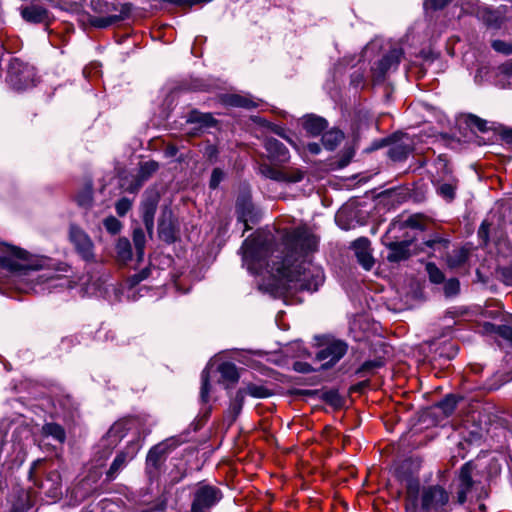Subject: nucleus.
Returning a JSON list of instances; mask_svg holds the SVG:
<instances>
[{
  "label": "nucleus",
  "mask_w": 512,
  "mask_h": 512,
  "mask_svg": "<svg viewBox=\"0 0 512 512\" xmlns=\"http://www.w3.org/2000/svg\"><path fill=\"white\" fill-rule=\"evenodd\" d=\"M117 257L121 262H127L132 257L131 244L128 239L120 238L116 244Z\"/></svg>",
  "instance_id": "nucleus-25"
},
{
  "label": "nucleus",
  "mask_w": 512,
  "mask_h": 512,
  "mask_svg": "<svg viewBox=\"0 0 512 512\" xmlns=\"http://www.w3.org/2000/svg\"><path fill=\"white\" fill-rule=\"evenodd\" d=\"M411 151V146L407 143L400 142L393 144L389 150L388 155L393 161L404 160Z\"/></svg>",
  "instance_id": "nucleus-22"
},
{
  "label": "nucleus",
  "mask_w": 512,
  "mask_h": 512,
  "mask_svg": "<svg viewBox=\"0 0 512 512\" xmlns=\"http://www.w3.org/2000/svg\"><path fill=\"white\" fill-rule=\"evenodd\" d=\"M104 227L112 234H116L121 229V223L115 217H108L104 220Z\"/></svg>",
  "instance_id": "nucleus-43"
},
{
  "label": "nucleus",
  "mask_w": 512,
  "mask_h": 512,
  "mask_svg": "<svg viewBox=\"0 0 512 512\" xmlns=\"http://www.w3.org/2000/svg\"><path fill=\"white\" fill-rule=\"evenodd\" d=\"M471 124L477 127L479 131L484 132L486 130V122L476 116L471 118Z\"/></svg>",
  "instance_id": "nucleus-48"
},
{
  "label": "nucleus",
  "mask_w": 512,
  "mask_h": 512,
  "mask_svg": "<svg viewBox=\"0 0 512 512\" xmlns=\"http://www.w3.org/2000/svg\"><path fill=\"white\" fill-rule=\"evenodd\" d=\"M236 212L238 220L245 225V230L251 229L249 223H256L258 213L255 211L249 196L244 195L237 199Z\"/></svg>",
  "instance_id": "nucleus-12"
},
{
  "label": "nucleus",
  "mask_w": 512,
  "mask_h": 512,
  "mask_svg": "<svg viewBox=\"0 0 512 512\" xmlns=\"http://www.w3.org/2000/svg\"><path fill=\"white\" fill-rule=\"evenodd\" d=\"M502 278L505 284L512 285V269L505 268L502 270Z\"/></svg>",
  "instance_id": "nucleus-50"
},
{
  "label": "nucleus",
  "mask_w": 512,
  "mask_h": 512,
  "mask_svg": "<svg viewBox=\"0 0 512 512\" xmlns=\"http://www.w3.org/2000/svg\"><path fill=\"white\" fill-rule=\"evenodd\" d=\"M259 169L264 177L284 183H298L303 180L305 175L304 171L294 167L277 168L262 164Z\"/></svg>",
  "instance_id": "nucleus-4"
},
{
  "label": "nucleus",
  "mask_w": 512,
  "mask_h": 512,
  "mask_svg": "<svg viewBox=\"0 0 512 512\" xmlns=\"http://www.w3.org/2000/svg\"><path fill=\"white\" fill-rule=\"evenodd\" d=\"M167 454V451L160 444L152 447L147 455V462L156 466L160 459Z\"/></svg>",
  "instance_id": "nucleus-30"
},
{
  "label": "nucleus",
  "mask_w": 512,
  "mask_h": 512,
  "mask_svg": "<svg viewBox=\"0 0 512 512\" xmlns=\"http://www.w3.org/2000/svg\"><path fill=\"white\" fill-rule=\"evenodd\" d=\"M303 127L307 133L313 136H317L321 134L327 127V122L322 117L312 115L304 119Z\"/></svg>",
  "instance_id": "nucleus-17"
},
{
  "label": "nucleus",
  "mask_w": 512,
  "mask_h": 512,
  "mask_svg": "<svg viewBox=\"0 0 512 512\" xmlns=\"http://www.w3.org/2000/svg\"><path fill=\"white\" fill-rule=\"evenodd\" d=\"M476 17L484 24L492 28H499L502 23V17L500 13L486 5H483Z\"/></svg>",
  "instance_id": "nucleus-16"
},
{
  "label": "nucleus",
  "mask_w": 512,
  "mask_h": 512,
  "mask_svg": "<svg viewBox=\"0 0 512 512\" xmlns=\"http://www.w3.org/2000/svg\"><path fill=\"white\" fill-rule=\"evenodd\" d=\"M457 5L461 7L464 13L473 15L475 17L483 7V5H481L477 0H458Z\"/></svg>",
  "instance_id": "nucleus-28"
},
{
  "label": "nucleus",
  "mask_w": 512,
  "mask_h": 512,
  "mask_svg": "<svg viewBox=\"0 0 512 512\" xmlns=\"http://www.w3.org/2000/svg\"><path fill=\"white\" fill-rule=\"evenodd\" d=\"M472 470L473 466L471 463H466L461 467L459 475L460 486H465V489H471L473 486Z\"/></svg>",
  "instance_id": "nucleus-27"
},
{
  "label": "nucleus",
  "mask_w": 512,
  "mask_h": 512,
  "mask_svg": "<svg viewBox=\"0 0 512 512\" xmlns=\"http://www.w3.org/2000/svg\"><path fill=\"white\" fill-rule=\"evenodd\" d=\"M78 202L82 206L89 205L91 202V192H87L83 197H79Z\"/></svg>",
  "instance_id": "nucleus-52"
},
{
  "label": "nucleus",
  "mask_w": 512,
  "mask_h": 512,
  "mask_svg": "<svg viewBox=\"0 0 512 512\" xmlns=\"http://www.w3.org/2000/svg\"><path fill=\"white\" fill-rule=\"evenodd\" d=\"M43 434L52 437L59 443H63L66 439V433L63 427L56 423H46L42 428Z\"/></svg>",
  "instance_id": "nucleus-23"
},
{
  "label": "nucleus",
  "mask_w": 512,
  "mask_h": 512,
  "mask_svg": "<svg viewBox=\"0 0 512 512\" xmlns=\"http://www.w3.org/2000/svg\"><path fill=\"white\" fill-rule=\"evenodd\" d=\"M60 494V491H59V488L58 487H55L53 489V496H58Z\"/></svg>",
  "instance_id": "nucleus-56"
},
{
  "label": "nucleus",
  "mask_w": 512,
  "mask_h": 512,
  "mask_svg": "<svg viewBox=\"0 0 512 512\" xmlns=\"http://www.w3.org/2000/svg\"><path fill=\"white\" fill-rule=\"evenodd\" d=\"M323 399L334 407L342 405V398L339 393L335 390L326 391L323 393Z\"/></svg>",
  "instance_id": "nucleus-39"
},
{
  "label": "nucleus",
  "mask_w": 512,
  "mask_h": 512,
  "mask_svg": "<svg viewBox=\"0 0 512 512\" xmlns=\"http://www.w3.org/2000/svg\"><path fill=\"white\" fill-rule=\"evenodd\" d=\"M22 17L26 21L40 23L46 19L47 12L42 7L31 6L22 10Z\"/></svg>",
  "instance_id": "nucleus-19"
},
{
  "label": "nucleus",
  "mask_w": 512,
  "mask_h": 512,
  "mask_svg": "<svg viewBox=\"0 0 512 512\" xmlns=\"http://www.w3.org/2000/svg\"><path fill=\"white\" fill-rule=\"evenodd\" d=\"M188 123H197L201 127H212L216 121L210 113H202L197 110L191 111L187 116Z\"/></svg>",
  "instance_id": "nucleus-18"
},
{
  "label": "nucleus",
  "mask_w": 512,
  "mask_h": 512,
  "mask_svg": "<svg viewBox=\"0 0 512 512\" xmlns=\"http://www.w3.org/2000/svg\"><path fill=\"white\" fill-rule=\"evenodd\" d=\"M344 139L340 130H330L322 136V144L327 150H334Z\"/></svg>",
  "instance_id": "nucleus-20"
},
{
  "label": "nucleus",
  "mask_w": 512,
  "mask_h": 512,
  "mask_svg": "<svg viewBox=\"0 0 512 512\" xmlns=\"http://www.w3.org/2000/svg\"><path fill=\"white\" fill-rule=\"evenodd\" d=\"M410 241H401V242H390L387 244L389 249V253L387 255V260L389 262H400L402 260H406L410 256Z\"/></svg>",
  "instance_id": "nucleus-15"
},
{
  "label": "nucleus",
  "mask_w": 512,
  "mask_h": 512,
  "mask_svg": "<svg viewBox=\"0 0 512 512\" xmlns=\"http://www.w3.org/2000/svg\"><path fill=\"white\" fill-rule=\"evenodd\" d=\"M280 239L281 248H273L274 236L270 232H256L247 238L241 247L243 266L253 275L285 279L292 289L316 291L324 282L323 270L311 262H294L316 251L319 237L304 225L285 230Z\"/></svg>",
  "instance_id": "nucleus-1"
},
{
  "label": "nucleus",
  "mask_w": 512,
  "mask_h": 512,
  "mask_svg": "<svg viewBox=\"0 0 512 512\" xmlns=\"http://www.w3.org/2000/svg\"><path fill=\"white\" fill-rule=\"evenodd\" d=\"M449 491L440 484L421 486L418 479L406 483L404 505L406 512H448Z\"/></svg>",
  "instance_id": "nucleus-2"
},
{
  "label": "nucleus",
  "mask_w": 512,
  "mask_h": 512,
  "mask_svg": "<svg viewBox=\"0 0 512 512\" xmlns=\"http://www.w3.org/2000/svg\"><path fill=\"white\" fill-rule=\"evenodd\" d=\"M265 149L268 157L272 161L279 163L287 162L290 158L289 151L286 146L274 138H269L265 141Z\"/></svg>",
  "instance_id": "nucleus-14"
},
{
  "label": "nucleus",
  "mask_w": 512,
  "mask_h": 512,
  "mask_svg": "<svg viewBox=\"0 0 512 512\" xmlns=\"http://www.w3.org/2000/svg\"><path fill=\"white\" fill-rule=\"evenodd\" d=\"M159 237L167 242L172 243L177 238V230L173 220V213L169 208L162 210L159 223H158Z\"/></svg>",
  "instance_id": "nucleus-11"
},
{
  "label": "nucleus",
  "mask_w": 512,
  "mask_h": 512,
  "mask_svg": "<svg viewBox=\"0 0 512 512\" xmlns=\"http://www.w3.org/2000/svg\"><path fill=\"white\" fill-rule=\"evenodd\" d=\"M223 177H224L223 171L219 168H215L211 174L210 188H212V189L217 188L219 183L222 181Z\"/></svg>",
  "instance_id": "nucleus-45"
},
{
  "label": "nucleus",
  "mask_w": 512,
  "mask_h": 512,
  "mask_svg": "<svg viewBox=\"0 0 512 512\" xmlns=\"http://www.w3.org/2000/svg\"><path fill=\"white\" fill-rule=\"evenodd\" d=\"M70 240L74 245L77 253L85 260L92 261L94 259V245L90 237L80 228L71 226Z\"/></svg>",
  "instance_id": "nucleus-7"
},
{
  "label": "nucleus",
  "mask_w": 512,
  "mask_h": 512,
  "mask_svg": "<svg viewBox=\"0 0 512 512\" xmlns=\"http://www.w3.org/2000/svg\"><path fill=\"white\" fill-rule=\"evenodd\" d=\"M506 138H507V139H510V141H512V132H511V133H509V134H507V135H506Z\"/></svg>",
  "instance_id": "nucleus-57"
},
{
  "label": "nucleus",
  "mask_w": 512,
  "mask_h": 512,
  "mask_svg": "<svg viewBox=\"0 0 512 512\" xmlns=\"http://www.w3.org/2000/svg\"><path fill=\"white\" fill-rule=\"evenodd\" d=\"M138 447L136 444L128 445L124 450L120 451L114 458L109 470L107 471V479L113 480L126 464L131 461L137 454Z\"/></svg>",
  "instance_id": "nucleus-10"
},
{
  "label": "nucleus",
  "mask_w": 512,
  "mask_h": 512,
  "mask_svg": "<svg viewBox=\"0 0 512 512\" xmlns=\"http://www.w3.org/2000/svg\"><path fill=\"white\" fill-rule=\"evenodd\" d=\"M471 489H465V486H459V489L457 491V501L459 504L465 503L467 499V494L470 492Z\"/></svg>",
  "instance_id": "nucleus-47"
},
{
  "label": "nucleus",
  "mask_w": 512,
  "mask_h": 512,
  "mask_svg": "<svg viewBox=\"0 0 512 512\" xmlns=\"http://www.w3.org/2000/svg\"><path fill=\"white\" fill-rule=\"evenodd\" d=\"M228 103L232 106L244 107V108H252V107L256 106V103L254 100L249 99L244 96H240V95H231L229 97Z\"/></svg>",
  "instance_id": "nucleus-32"
},
{
  "label": "nucleus",
  "mask_w": 512,
  "mask_h": 512,
  "mask_svg": "<svg viewBox=\"0 0 512 512\" xmlns=\"http://www.w3.org/2000/svg\"><path fill=\"white\" fill-rule=\"evenodd\" d=\"M348 350V345L342 340H332L321 348L316 354V360L326 369L335 365Z\"/></svg>",
  "instance_id": "nucleus-6"
},
{
  "label": "nucleus",
  "mask_w": 512,
  "mask_h": 512,
  "mask_svg": "<svg viewBox=\"0 0 512 512\" xmlns=\"http://www.w3.org/2000/svg\"><path fill=\"white\" fill-rule=\"evenodd\" d=\"M131 206V201L124 197L116 202L115 209L119 216H124L131 209Z\"/></svg>",
  "instance_id": "nucleus-42"
},
{
  "label": "nucleus",
  "mask_w": 512,
  "mask_h": 512,
  "mask_svg": "<svg viewBox=\"0 0 512 512\" xmlns=\"http://www.w3.org/2000/svg\"><path fill=\"white\" fill-rule=\"evenodd\" d=\"M145 234L141 228H137L133 231V243L136 249L139 260L143 258L145 249Z\"/></svg>",
  "instance_id": "nucleus-26"
},
{
  "label": "nucleus",
  "mask_w": 512,
  "mask_h": 512,
  "mask_svg": "<svg viewBox=\"0 0 512 512\" xmlns=\"http://www.w3.org/2000/svg\"><path fill=\"white\" fill-rule=\"evenodd\" d=\"M0 250L4 253L0 256V267L19 273V276H24L31 282L44 283L53 278L46 273L36 274L34 269L23 264L22 261L26 259L27 255L26 251L6 244L1 245Z\"/></svg>",
  "instance_id": "nucleus-3"
},
{
  "label": "nucleus",
  "mask_w": 512,
  "mask_h": 512,
  "mask_svg": "<svg viewBox=\"0 0 512 512\" xmlns=\"http://www.w3.org/2000/svg\"><path fill=\"white\" fill-rule=\"evenodd\" d=\"M479 235L480 236H487V230H486V223L483 222L480 229H479Z\"/></svg>",
  "instance_id": "nucleus-54"
},
{
  "label": "nucleus",
  "mask_w": 512,
  "mask_h": 512,
  "mask_svg": "<svg viewBox=\"0 0 512 512\" xmlns=\"http://www.w3.org/2000/svg\"><path fill=\"white\" fill-rule=\"evenodd\" d=\"M358 262L365 270H370L374 265L371 255L370 241L367 238H358L352 243Z\"/></svg>",
  "instance_id": "nucleus-13"
},
{
  "label": "nucleus",
  "mask_w": 512,
  "mask_h": 512,
  "mask_svg": "<svg viewBox=\"0 0 512 512\" xmlns=\"http://www.w3.org/2000/svg\"><path fill=\"white\" fill-rule=\"evenodd\" d=\"M469 251L466 248L453 250L447 257V264L451 268L461 267L468 260Z\"/></svg>",
  "instance_id": "nucleus-21"
},
{
  "label": "nucleus",
  "mask_w": 512,
  "mask_h": 512,
  "mask_svg": "<svg viewBox=\"0 0 512 512\" xmlns=\"http://www.w3.org/2000/svg\"><path fill=\"white\" fill-rule=\"evenodd\" d=\"M408 224L411 226V227H415V228H418L419 225L416 221V217H410L409 220H408Z\"/></svg>",
  "instance_id": "nucleus-55"
},
{
  "label": "nucleus",
  "mask_w": 512,
  "mask_h": 512,
  "mask_svg": "<svg viewBox=\"0 0 512 512\" xmlns=\"http://www.w3.org/2000/svg\"><path fill=\"white\" fill-rule=\"evenodd\" d=\"M243 401H244V394L242 391H238L236 393L234 400L230 404V409L235 415H238L239 412L241 411L242 406H243Z\"/></svg>",
  "instance_id": "nucleus-44"
},
{
  "label": "nucleus",
  "mask_w": 512,
  "mask_h": 512,
  "mask_svg": "<svg viewBox=\"0 0 512 512\" xmlns=\"http://www.w3.org/2000/svg\"><path fill=\"white\" fill-rule=\"evenodd\" d=\"M160 195L156 190L146 191L141 204L143 223L149 234H152L154 228V216L158 207Z\"/></svg>",
  "instance_id": "nucleus-8"
},
{
  "label": "nucleus",
  "mask_w": 512,
  "mask_h": 512,
  "mask_svg": "<svg viewBox=\"0 0 512 512\" xmlns=\"http://www.w3.org/2000/svg\"><path fill=\"white\" fill-rule=\"evenodd\" d=\"M455 189V183H442L437 187V192L446 200L451 201L455 197Z\"/></svg>",
  "instance_id": "nucleus-34"
},
{
  "label": "nucleus",
  "mask_w": 512,
  "mask_h": 512,
  "mask_svg": "<svg viewBox=\"0 0 512 512\" xmlns=\"http://www.w3.org/2000/svg\"><path fill=\"white\" fill-rule=\"evenodd\" d=\"M498 333L503 337L512 340V328L506 325L500 326L498 328Z\"/></svg>",
  "instance_id": "nucleus-49"
},
{
  "label": "nucleus",
  "mask_w": 512,
  "mask_h": 512,
  "mask_svg": "<svg viewBox=\"0 0 512 512\" xmlns=\"http://www.w3.org/2000/svg\"><path fill=\"white\" fill-rule=\"evenodd\" d=\"M123 18L120 15H110L106 17H95L92 19L91 23L96 28H107L119 21Z\"/></svg>",
  "instance_id": "nucleus-29"
},
{
  "label": "nucleus",
  "mask_w": 512,
  "mask_h": 512,
  "mask_svg": "<svg viewBox=\"0 0 512 512\" xmlns=\"http://www.w3.org/2000/svg\"><path fill=\"white\" fill-rule=\"evenodd\" d=\"M438 407L442 409L445 415H450L456 407V400L453 396L446 397L438 404Z\"/></svg>",
  "instance_id": "nucleus-40"
},
{
  "label": "nucleus",
  "mask_w": 512,
  "mask_h": 512,
  "mask_svg": "<svg viewBox=\"0 0 512 512\" xmlns=\"http://www.w3.org/2000/svg\"><path fill=\"white\" fill-rule=\"evenodd\" d=\"M210 374L209 369L205 368L201 373V392L200 397L203 402H207L209 399V392H210V384H209Z\"/></svg>",
  "instance_id": "nucleus-33"
},
{
  "label": "nucleus",
  "mask_w": 512,
  "mask_h": 512,
  "mask_svg": "<svg viewBox=\"0 0 512 512\" xmlns=\"http://www.w3.org/2000/svg\"><path fill=\"white\" fill-rule=\"evenodd\" d=\"M460 289V283L458 279L451 278L445 282L444 293L447 297H452L458 294Z\"/></svg>",
  "instance_id": "nucleus-37"
},
{
  "label": "nucleus",
  "mask_w": 512,
  "mask_h": 512,
  "mask_svg": "<svg viewBox=\"0 0 512 512\" xmlns=\"http://www.w3.org/2000/svg\"><path fill=\"white\" fill-rule=\"evenodd\" d=\"M159 168V164L155 161H146L140 166V177L142 180H147Z\"/></svg>",
  "instance_id": "nucleus-35"
},
{
  "label": "nucleus",
  "mask_w": 512,
  "mask_h": 512,
  "mask_svg": "<svg viewBox=\"0 0 512 512\" xmlns=\"http://www.w3.org/2000/svg\"><path fill=\"white\" fill-rule=\"evenodd\" d=\"M308 150L312 154H318L320 152V146L317 143H310V144H308Z\"/></svg>",
  "instance_id": "nucleus-53"
},
{
  "label": "nucleus",
  "mask_w": 512,
  "mask_h": 512,
  "mask_svg": "<svg viewBox=\"0 0 512 512\" xmlns=\"http://www.w3.org/2000/svg\"><path fill=\"white\" fill-rule=\"evenodd\" d=\"M426 271L431 282L435 284H440L444 281V274L434 263H427Z\"/></svg>",
  "instance_id": "nucleus-31"
},
{
  "label": "nucleus",
  "mask_w": 512,
  "mask_h": 512,
  "mask_svg": "<svg viewBox=\"0 0 512 512\" xmlns=\"http://www.w3.org/2000/svg\"><path fill=\"white\" fill-rule=\"evenodd\" d=\"M491 46L498 53L505 55L512 54V42L508 43L503 40H494L492 41Z\"/></svg>",
  "instance_id": "nucleus-38"
},
{
  "label": "nucleus",
  "mask_w": 512,
  "mask_h": 512,
  "mask_svg": "<svg viewBox=\"0 0 512 512\" xmlns=\"http://www.w3.org/2000/svg\"><path fill=\"white\" fill-rule=\"evenodd\" d=\"M185 442H186V439L183 438L182 436H172V437L165 439L164 441H162L159 444L161 446H163V448L167 451V453H169L170 451L174 450L175 448H177L178 446H180L181 444H183Z\"/></svg>",
  "instance_id": "nucleus-36"
},
{
  "label": "nucleus",
  "mask_w": 512,
  "mask_h": 512,
  "mask_svg": "<svg viewBox=\"0 0 512 512\" xmlns=\"http://www.w3.org/2000/svg\"><path fill=\"white\" fill-rule=\"evenodd\" d=\"M403 52L400 48L391 49L381 60L374 64L372 72L376 80H382L385 74L397 68L402 58Z\"/></svg>",
  "instance_id": "nucleus-9"
},
{
  "label": "nucleus",
  "mask_w": 512,
  "mask_h": 512,
  "mask_svg": "<svg viewBox=\"0 0 512 512\" xmlns=\"http://www.w3.org/2000/svg\"><path fill=\"white\" fill-rule=\"evenodd\" d=\"M218 371L224 380L231 383H236L239 379L237 367L233 363L224 362L220 364Z\"/></svg>",
  "instance_id": "nucleus-24"
},
{
  "label": "nucleus",
  "mask_w": 512,
  "mask_h": 512,
  "mask_svg": "<svg viewBox=\"0 0 512 512\" xmlns=\"http://www.w3.org/2000/svg\"><path fill=\"white\" fill-rule=\"evenodd\" d=\"M265 389L263 387L250 386L248 387V393L253 397H265L267 394L265 393Z\"/></svg>",
  "instance_id": "nucleus-46"
},
{
  "label": "nucleus",
  "mask_w": 512,
  "mask_h": 512,
  "mask_svg": "<svg viewBox=\"0 0 512 512\" xmlns=\"http://www.w3.org/2000/svg\"><path fill=\"white\" fill-rule=\"evenodd\" d=\"M453 0H425L424 8L426 10H440L451 3Z\"/></svg>",
  "instance_id": "nucleus-41"
},
{
  "label": "nucleus",
  "mask_w": 512,
  "mask_h": 512,
  "mask_svg": "<svg viewBox=\"0 0 512 512\" xmlns=\"http://www.w3.org/2000/svg\"><path fill=\"white\" fill-rule=\"evenodd\" d=\"M222 498L221 491L210 485H204L195 492L191 512H208L207 510L217 504Z\"/></svg>",
  "instance_id": "nucleus-5"
},
{
  "label": "nucleus",
  "mask_w": 512,
  "mask_h": 512,
  "mask_svg": "<svg viewBox=\"0 0 512 512\" xmlns=\"http://www.w3.org/2000/svg\"><path fill=\"white\" fill-rule=\"evenodd\" d=\"M447 241L444 240V239H441V238H436V239H432V240H428L425 242V244L428 246V247H434L435 245L437 244H443L444 246L447 245Z\"/></svg>",
  "instance_id": "nucleus-51"
}]
</instances>
